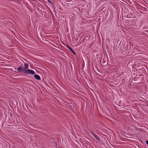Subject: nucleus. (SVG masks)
Wrapping results in <instances>:
<instances>
[{
  "mask_svg": "<svg viewBox=\"0 0 148 148\" xmlns=\"http://www.w3.org/2000/svg\"><path fill=\"white\" fill-rule=\"evenodd\" d=\"M34 77L38 80L40 79V78L39 75H34Z\"/></svg>",
  "mask_w": 148,
  "mask_h": 148,
  "instance_id": "obj_3",
  "label": "nucleus"
},
{
  "mask_svg": "<svg viewBox=\"0 0 148 148\" xmlns=\"http://www.w3.org/2000/svg\"><path fill=\"white\" fill-rule=\"evenodd\" d=\"M93 136H94V138L97 140L99 141V138L97 136V135H96L95 134H93Z\"/></svg>",
  "mask_w": 148,
  "mask_h": 148,
  "instance_id": "obj_5",
  "label": "nucleus"
},
{
  "mask_svg": "<svg viewBox=\"0 0 148 148\" xmlns=\"http://www.w3.org/2000/svg\"><path fill=\"white\" fill-rule=\"evenodd\" d=\"M68 47V48L73 53H74V54H76L75 52L73 50V49L71 48L70 47H69V46Z\"/></svg>",
  "mask_w": 148,
  "mask_h": 148,
  "instance_id": "obj_6",
  "label": "nucleus"
},
{
  "mask_svg": "<svg viewBox=\"0 0 148 148\" xmlns=\"http://www.w3.org/2000/svg\"><path fill=\"white\" fill-rule=\"evenodd\" d=\"M29 66V65L27 63H25L24 64V67L23 68L25 70L27 69Z\"/></svg>",
  "mask_w": 148,
  "mask_h": 148,
  "instance_id": "obj_4",
  "label": "nucleus"
},
{
  "mask_svg": "<svg viewBox=\"0 0 148 148\" xmlns=\"http://www.w3.org/2000/svg\"><path fill=\"white\" fill-rule=\"evenodd\" d=\"M16 70L17 71V72L18 73H21L23 71L25 72V69H24L22 66H20L17 68Z\"/></svg>",
  "mask_w": 148,
  "mask_h": 148,
  "instance_id": "obj_2",
  "label": "nucleus"
},
{
  "mask_svg": "<svg viewBox=\"0 0 148 148\" xmlns=\"http://www.w3.org/2000/svg\"><path fill=\"white\" fill-rule=\"evenodd\" d=\"M146 143L148 145V141L146 140Z\"/></svg>",
  "mask_w": 148,
  "mask_h": 148,
  "instance_id": "obj_7",
  "label": "nucleus"
},
{
  "mask_svg": "<svg viewBox=\"0 0 148 148\" xmlns=\"http://www.w3.org/2000/svg\"><path fill=\"white\" fill-rule=\"evenodd\" d=\"M24 73L26 74H31L33 75L36 74L35 72L34 71L29 69L25 70Z\"/></svg>",
  "mask_w": 148,
  "mask_h": 148,
  "instance_id": "obj_1",
  "label": "nucleus"
},
{
  "mask_svg": "<svg viewBox=\"0 0 148 148\" xmlns=\"http://www.w3.org/2000/svg\"><path fill=\"white\" fill-rule=\"evenodd\" d=\"M47 1H49V2L51 3V1H50L49 0H47Z\"/></svg>",
  "mask_w": 148,
  "mask_h": 148,
  "instance_id": "obj_8",
  "label": "nucleus"
}]
</instances>
